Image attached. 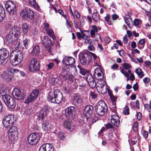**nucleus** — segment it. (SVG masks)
<instances>
[{"mask_svg":"<svg viewBox=\"0 0 151 151\" xmlns=\"http://www.w3.org/2000/svg\"><path fill=\"white\" fill-rule=\"evenodd\" d=\"M89 71L88 70H86L83 68H80V73L83 75H85L87 73H88Z\"/></svg>","mask_w":151,"mask_h":151,"instance_id":"37","label":"nucleus"},{"mask_svg":"<svg viewBox=\"0 0 151 151\" xmlns=\"http://www.w3.org/2000/svg\"><path fill=\"white\" fill-rule=\"evenodd\" d=\"M12 95L14 98L17 100L24 99L25 96V93L22 89L15 88L12 93Z\"/></svg>","mask_w":151,"mask_h":151,"instance_id":"9","label":"nucleus"},{"mask_svg":"<svg viewBox=\"0 0 151 151\" xmlns=\"http://www.w3.org/2000/svg\"><path fill=\"white\" fill-rule=\"evenodd\" d=\"M63 126L67 129H70L71 127H74L71 122L68 121H65L63 122Z\"/></svg>","mask_w":151,"mask_h":151,"instance_id":"30","label":"nucleus"},{"mask_svg":"<svg viewBox=\"0 0 151 151\" xmlns=\"http://www.w3.org/2000/svg\"><path fill=\"white\" fill-rule=\"evenodd\" d=\"M48 99L52 103L59 104L61 102L63 96L59 90L56 89L54 91H51L49 93Z\"/></svg>","mask_w":151,"mask_h":151,"instance_id":"2","label":"nucleus"},{"mask_svg":"<svg viewBox=\"0 0 151 151\" xmlns=\"http://www.w3.org/2000/svg\"><path fill=\"white\" fill-rule=\"evenodd\" d=\"M111 122L112 124L116 127H118L120 123L119 117L116 115H113L111 116Z\"/></svg>","mask_w":151,"mask_h":151,"instance_id":"23","label":"nucleus"},{"mask_svg":"<svg viewBox=\"0 0 151 151\" xmlns=\"http://www.w3.org/2000/svg\"><path fill=\"white\" fill-rule=\"evenodd\" d=\"M19 28L17 26L12 28L10 33L6 37V42L9 45H12L19 36L20 32Z\"/></svg>","mask_w":151,"mask_h":151,"instance_id":"1","label":"nucleus"},{"mask_svg":"<svg viewBox=\"0 0 151 151\" xmlns=\"http://www.w3.org/2000/svg\"><path fill=\"white\" fill-rule=\"evenodd\" d=\"M30 4L35 8H37L39 7V6L36 3L35 0H29Z\"/></svg>","mask_w":151,"mask_h":151,"instance_id":"36","label":"nucleus"},{"mask_svg":"<svg viewBox=\"0 0 151 151\" xmlns=\"http://www.w3.org/2000/svg\"><path fill=\"white\" fill-rule=\"evenodd\" d=\"M39 151H54V148L51 144L46 143L40 147Z\"/></svg>","mask_w":151,"mask_h":151,"instance_id":"18","label":"nucleus"},{"mask_svg":"<svg viewBox=\"0 0 151 151\" xmlns=\"http://www.w3.org/2000/svg\"><path fill=\"white\" fill-rule=\"evenodd\" d=\"M123 67L126 69H128L132 68L131 65L130 64L127 63H124L123 65Z\"/></svg>","mask_w":151,"mask_h":151,"instance_id":"48","label":"nucleus"},{"mask_svg":"<svg viewBox=\"0 0 151 151\" xmlns=\"http://www.w3.org/2000/svg\"><path fill=\"white\" fill-rule=\"evenodd\" d=\"M120 69H121V72L123 74L124 76H125L126 75H127L128 74H130L131 72V70L130 69H128L127 72H126L125 70L123 69L122 67H120Z\"/></svg>","mask_w":151,"mask_h":151,"instance_id":"42","label":"nucleus"},{"mask_svg":"<svg viewBox=\"0 0 151 151\" xmlns=\"http://www.w3.org/2000/svg\"><path fill=\"white\" fill-rule=\"evenodd\" d=\"M39 52L40 48L39 46L38 45H35L32 50V53L37 55L38 54Z\"/></svg>","mask_w":151,"mask_h":151,"instance_id":"33","label":"nucleus"},{"mask_svg":"<svg viewBox=\"0 0 151 151\" xmlns=\"http://www.w3.org/2000/svg\"><path fill=\"white\" fill-rule=\"evenodd\" d=\"M110 16L109 15H107L105 17V19L106 21L109 25L112 24L110 20Z\"/></svg>","mask_w":151,"mask_h":151,"instance_id":"43","label":"nucleus"},{"mask_svg":"<svg viewBox=\"0 0 151 151\" xmlns=\"http://www.w3.org/2000/svg\"><path fill=\"white\" fill-rule=\"evenodd\" d=\"M106 128L108 129L113 128V126L110 123H108L104 125Z\"/></svg>","mask_w":151,"mask_h":151,"instance_id":"53","label":"nucleus"},{"mask_svg":"<svg viewBox=\"0 0 151 151\" xmlns=\"http://www.w3.org/2000/svg\"><path fill=\"white\" fill-rule=\"evenodd\" d=\"M129 109L128 106H126L124 109L123 111V113L125 115L129 114Z\"/></svg>","mask_w":151,"mask_h":151,"instance_id":"46","label":"nucleus"},{"mask_svg":"<svg viewBox=\"0 0 151 151\" xmlns=\"http://www.w3.org/2000/svg\"><path fill=\"white\" fill-rule=\"evenodd\" d=\"M86 79L87 82L88 83L94 80L93 77L90 74H88L86 75Z\"/></svg>","mask_w":151,"mask_h":151,"instance_id":"34","label":"nucleus"},{"mask_svg":"<svg viewBox=\"0 0 151 151\" xmlns=\"http://www.w3.org/2000/svg\"><path fill=\"white\" fill-rule=\"evenodd\" d=\"M44 28L45 31H46L47 30L50 28L49 27V24L47 23H45L44 24Z\"/></svg>","mask_w":151,"mask_h":151,"instance_id":"56","label":"nucleus"},{"mask_svg":"<svg viewBox=\"0 0 151 151\" xmlns=\"http://www.w3.org/2000/svg\"><path fill=\"white\" fill-rule=\"evenodd\" d=\"M74 17L75 16L76 18L78 19L80 17V15L79 12L76 11H75L74 12V16H73Z\"/></svg>","mask_w":151,"mask_h":151,"instance_id":"51","label":"nucleus"},{"mask_svg":"<svg viewBox=\"0 0 151 151\" xmlns=\"http://www.w3.org/2000/svg\"><path fill=\"white\" fill-rule=\"evenodd\" d=\"M62 61L64 64L69 65L73 64L75 62L74 58L68 56H65Z\"/></svg>","mask_w":151,"mask_h":151,"instance_id":"19","label":"nucleus"},{"mask_svg":"<svg viewBox=\"0 0 151 151\" xmlns=\"http://www.w3.org/2000/svg\"><path fill=\"white\" fill-rule=\"evenodd\" d=\"M2 99L7 106L11 109H14L16 106L15 100L9 95L3 94Z\"/></svg>","mask_w":151,"mask_h":151,"instance_id":"5","label":"nucleus"},{"mask_svg":"<svg viewBox=\"0 0 151 151\" xmlns=\"http://www.w3.org/2000/svg\"><path fill=\"white\" fill-rule=\"evenodd\" d=\"M112 19L113 20H116L117 19L119 18L118 15L116 14H114L111 16Z\"/></svg>","mask_w":151,"mask_h":151,"instance_id":"63","label":"nucleus"},{"mask_svg":"<svg viewBox=\"0 0 151 151\" xmlns=\"http://www.w3.org/2000/svg\"><path fill=\"white\" fill-rule=\"evenodd\" d=\"M13 55L10 57L11 63L13 65H16L23 60V56L21 51L17 50L13 52Z\"/></svg>","mask_w":151,"mask_h":151,"instance_id":"3","label":"nucleus"},{"mask_svg":"<svg viewBox=\"0 0 151 151\" xmlns=\"http://www.w3.org/2000/svg\"><path fill=\"white\" fill-rule=\"evenodd\" d=\"M40 138L39 134L37 132L32 133L28 137V141L29 144L34 145L37 144Z\"/></svg>","mask_w":151,"mask_h":151,"instance_id":"8","label":"nucleus"},{"mask_svg":"<svg viewBox=\"0 0 151 151\" xmlns=\"http://www.w3.org/2000/svg\"><path fill=\"white\" fill-rule=\"evenodd\" d=\"M88 49L89 50L92 51H94L95 50V47L92 45H90L88 46Z\"/></svg>","mask_w":151,"mask_h":151,"instance_id":"62","label":"nucleus"},{"mask_svg":"<svg viewBox=\"0 0 151 151\" xmlns=\"http://www.w3.org/2000/svg\"><path fill=\"white\" fill-rule=\"evenodd\" d=\"M73 102L76 104H81L83 100L81 97L75 94L73 96Z\"/></svg>","mask_w":151,"mask_h":151,"instance_id":"25","label":"nucleus"},{"mask_svg":"<svg viewBox=\"0 0 151 151\" xmlns=\"http://www.w3.org/2000/svg\"><path fill=\"white\" fill-rule=\"evenodd\" d=\"M28 10V15L27 18L32 19L34 18V14L33 12L31 11L30 9H29Z\"/></svg>","mask_w":151,"mask_h":151,"instance_id":"39","label":"nucleus"},{"mask_svg":"<svg viewBox=\"0 0 151 151\" xmlns=\"http://www.w3.org/2000/svg\"><path fill=\"white\" fill-rule=\"evenodd\" d=\"M18 132L17 129L16 127H13L9 130L8 135L10 140L14 143L16 139L17 138Z\"/></svg>","mask_w":151,"mask_h":151,"instance_id":"7","label":"nucleus"},{"mask_svg":"<svg viewBox=\"0 0 151 151\" xmlns=\"http://www.w3.org/2000/svg\"><path fill=\"white\" fill-rule=\"evenodd\" d=\"M55 78L51 77L49 79V82L51 84H55Z\"/></svg>","mask_w":151,"mask_h":151,"instance_id":"50","label":"nucleus"},{"mask_svg":"<svg viewBox=\"0 0 151 151\" xmlns=\"http://www.w3.org/2000/svg\"><path fill=\"white\" fill-rule=\"evenodd\" d=\"M5 16V11L3 6L0 5V22L3 19Z\"/></svg>","mask_w":151,"mask_h":151,"instance_id":"29","label":"nucleus"},{"mask_svg":"<svg viewBox=\"0 0 151 151\" xmlns=\"http://www.w3.org/2000/svg\"><path fill=\"white\" fill-rule=\"evenodd\" d=\"M135 72L140 78H142L144 76V72L139 68L136 69Z\"/></svg>","mask_w":151,"mask_h":151,"instance_id":"31","label":"nucleus"},{"mask_svg":"<svg viewBox=\"0 0 151 151\" xmlns=\"http://www.w3.org/2000/svg\"><path fill=\"white\" fill-rule=\"evenodd\" d=\"M8 71L12 74H14L18 72L19 70L16 68H9L8 69Z\"/></svg>","mask_w":151,"mask_h":151,"instance_id":"38","label":"nucleus"},{"mask_svg":"<svg viewBox=\"0 0 151 151\" xmlns=\"http://www.w3.org/2000/svg\"><path fill=\"white\" fill-rule=\"evenodd\" d=\"M90 94L93 99H95L97 96V95L92 91H90Z\"/></svg>","mask_w":151,"mask_h":151,"instance_id":"55","label":"nucleus"},{"mask_svg":"<svg viewBox=\"0 0 151 151\" xmlns=\"http://www.w3.org/2000/svg\"><path fill=\"white\" fill-rule=\"evenodd\" d=\"M58 136L59 139L61 140H63L65 138L63 133L61 132H58Z\"/></svg>","mask_w":151,"mask_h":151,"instance_id":"45","label":"nucleus"},{"mask_svg":"<svg viewBox=\"0 0 151 151\" xmlns=\"http://www.w3.org/2000/svg\"><path fill=\"white\" fill-rule=\"evenodd\" d=\"M2 77L7 81H9L12 79V76L7 72H4L1 75Z\"/></svg>","mask_w":151,"mask_h":151,"instance_id":"26","label":"nucleus"},{"mask_svg":"<svg viewBox=\"0 0 151 151\" xmlns=\"http://www.w3.org/2000/svg\"><path fill=\"white\" fill-rule=\"evenodd\" d=\"M54 65V64L52 63H50L47 65L48 67L47 69H50L52 68Z\"/></svg>","mask_w":151,"mask_h":151,"instance_id":"64","label":"nucleus"},{"mask_svg":"<svg viewBox=\"0 0 151 151\" xmlns=\"http://www.w3.org/2000/svg\"><path fill=\"white\" fill-rule=\"evenodd\" d=\"M92 18L94 20L97 21H99V16L97 13H94L93 14Z\"/></svg>","mask_w":151,"mask_h":151,"instance_id":"40","label":"nucleus"},{"mask_svg":"<svg viewBox=\"0 0 151 151\" xmlns=\"http://www.w3.org/2000/svg\"><path fill=\"white\" fill-rule=\"evenodd\" d=\"M51 125L48 122H45L43 123L42 124V128L43 130L47 131L50 129Z\"/></svg>","mask_w":151,"mask_h":151,"instance_id":"28","label":"nucleus"},{"mask_svg":"<svg viewBox=\"0 0 151 151\" xmlns=\"http://www.w3.org/2000/svg\"><path fill=\"white\" fill-rule=\"evenodd\" d=\"M93 110V107L91 105H87L84 109V114L86 116L88 117L92 114Z\"/></svg>","mask_w":151,"mask_h":151,"instance_id":"21","label":"nucleus"},{"mask_svg":"<svg viewBox=\"0 0 151 151\" xmlns=\"http://www.w3.org/2000/svg\"><path fill=\"white\" fill-rule=\"evenodd\" d=\"M28 40L27 39H25L23 41L24 45L26 49L28 47Z\"/></svg>","mask_w":151,"mask_h":151,"instance_id":"54","label":"nucleus"},{"mask_svg":"<svg viewBox=\"0 0 151 151\" xmlns=\"http://www.w3.org/2000/svg\"><path fill=\"white\" fill-rule=\"evenodd\" d=\"M92 56L89 52H84L79 56V59L81 63L83 65L88 64L91 61Z\"/></svg>","mask_w":151,"mask_h":151,"instance_id":"6","label":"nucleus"},{"mask_svg":"<svg viewBox=\"0 0 151 151\" xmlns=\"http://www.w3.org/2000/svg\"><path fill=\"white\" fill-rule=\"evenodd\" d=\"M124 21L126 23L128 26H129L131 21H132V20L129 18V17L128 15H126L125 16Z\"/></svg>","mask_w":151,"mask_h":151,"instance_id":"35","label":"nucleus"},{"mask_svg":"<svg viewBox=\"0 0 151 151\" xmlns=\"http://www.w3.org/2000/svg\"><path fill=\"white\" fill-rule=\"evenodd\" d=\"M29 26L26 23H23L22 24V31L24 34H27L29 29Z\"/></svg>","mask_w":151,"mask_h":151,"instance_id":"24","label":"nucleus"},{"mask_svg":"<svg viewBox=\"0 0 151 151\" xmlns=\"http://www.w3.org/2000/svg\"><path fill=\"white\" fill-rule=\"evenodd\" d=\"M107 106L103 101H99L96 105L95 109L96 113L99 116H103L107 110Z\"/></svg>","mask_w":151,"mask_h":151,"instance_id":"4","label":"nucleus"},{"mask_svg":"<svg viewBox=\"0 0 151 151\" xmlns=\"http://www.w3.org/2000/svg\"><path fill=\"white\" fill-rule=\"evenodd\" d=\"M88 83L89 86L91 88H93L96 86V83L94 80Z\"/></svg>","mask_w":151,"mask_h":151,"instance_id":"47","label":"nucleus"},{"mask_svg":"<svg viewBox=\"0 0 151 151\" xmlns=\"http://www.w3.org/2000/svg\"><path fill=\"white\" fill-rule=\"evenodd\" d=\"M5 7L6 10L10 14H13L15 12L16 5L13 2L11 1H8L6 3Z\"/></svg>","mask_w":151,"mask_h":151,"instance_id":"14","label":"nucleus"},{"mask_svg":"<svg viewBox=\"0 0 151 151\" xmlns=\"http://www.w3.org/2000/svg\"><path fill=\"white\" fill-rule=\"evenodd\" d=\"M46 32L48 35L52 37V39L54 40L55 39V36L54 35L53 31L51 28H50L47 30Z\"/></svg>","mask_w":151,"mask_h":151,"instance_id":"32","label":"nucleus"},{"mask_svg":"<svg viewBox=\"0 0 151 151\" xmlns=\"http://www.w3.org/2000/svg\"><path fill=\"white\" fill-rule=\"evenodd\" d=\"M111 67L113 69H116L119 67V65L117 64L114 63L111 66Z\"/></svg>","mask_w":151,"mask_h":151,"instance_id":"61","label":"nucleus"},{"mask_svg":"<svg viewBox=\"0 0 151 151\" xmlns=\"http://www.w3.org/2000/svg\"><path fill=\"white\" fill-rule=\"evenodd\" d=\"M39 93V91L37 89L33 90L28 96L25 103L28 104L34 101L37 97Z\"/></svg>","mask_w":151,"mask_h":151,"instance_id":"12","label":"nucleus"},{"mask_svg":"<svg viewBox=\"0 0 151 151\" xmlns=\"http://www.w3.org/2000/svg\"><path fill=\"white\" fill-rule=\"evenodd\" d=\"M110 98L113 103H114V102H115L117 99V98L113 94H111Z\"/></svg>","mask_w":151,"mask_h":151,"instance_id":"52","label":"nucleus"},{"mask_svg":"<svg viewBox=\"0 0 151 151\" xmlns=\"http://www.w3.org/2000/svg\"><path fill=\"white\" fill-rule=\"evenodd\" d=\"M113 138V134L111 132L109 133L108 135V140H112Z\"/></svg>","mask_w":151,"mask_h":151,"instance_id":"60","label":"nucleus"},{"mask_svg":"<svg viewBox=\"0 0 151 151\" xmlns=\"http://www.w3.org/2000/svg\"><path fill=\"white\" fill-rule=\"evenodd\" d=\"M40 63L37 59L33 58L31 60L29 64V67L31 72H35L40 69Z\"/></svg>","mask_w":151,"mask_h":151,"instance_id":"10","label":"nucleus"},{"mask_svg":"<svg viewBox=\"0 0 151 151\" xmlns=\"http://www.w3.org/2000/svg\"><path fill=\"white\" fill-rule=\"evenodd\" d=\"M123 41L125 44H126L127 43L128 39H127V36L126 35L123 38Z\"/></svg>","mask_w":151,"mask_h":151,"instance_id":"58","label":"nucleus"},{"mask_svg":"<svg viewBox=\"0 0 151 151\" xmlns=\"http://www.w3.org/2000/svg\"><path fill=\"white\" fill-rule=\"evenodd\" d=\"M9 55V52L6 48L0 50V65L3 64Z\"/></svg>","mask_w":151,"mask_h":151,"instance_id":"15","label":"nucleus"},{"mask_svg":"<svg viewBox=\"0 0 151 151\" xmlns=\"http://www.w3.org/2000/svg\"><path fill=\"white\" fill-rule=\"evenodd\" d=\"M49 111V109L48 107L47 106H45L43 109L40 112L39 115V119H41L42 120H43V119L46 116V114Z\"/></svg>","mask_w":151,"mask_h":151,"instance_id":"22","label":"nucleus"},{"mask_svg":"<svg viewBox=\"0 0 151 151\" xmlns=\"http://www.w3.org/2000/svg\"><path fill=\"white\" fill-rule=\"evenodd\" d=\"M76 113V110L74 107L70 106L67 108L65 110V114L66 116L70 117L73 114Z\"/></svg>","mask_w":151,"mask_h":151,"instance_id":"20","label":"nucleus"},{"mask_svg":"<svg viewBox=\"0 0 151 151\" xmlns=\"http://www.w3.org/2000/svg\"><path fill=\"white\" fill-rule=\"evenodd\" d=\"M14 122V117L13 116L9 115L4 118L2 121V123L4 127L8 128L13 125Z\"/></svg>","mask_w":151,"mask_h":151,"instance_id":"11","label":"nucleus"},{"mask_svg":"<svg viewBox=\"0 0 151 151\" xmlns=\"http://www.w3.org/2000/svg\"><path fill=\"white\" fill-rule=\"evenodd\" d=\"M51 44V42L49 38L47 36L45 37L42 40V44L49 53H50L51 51L50 47Z\"/></svg>","mask_w":151,"mask_h":151,"instance_id":"16","label":"nucleus"},{"mask_svg":"<svg viewBox=\"0 0 151 151\" xmlns=\"http://www.w3.org/2000/svg\"><path fill=\"white\" fill-rule=\"evenodd\" d=\"M61 82V78L60 77L58 76L57 77L55 78V84H59Z\"/></svg>","mask_w":151,"mask_h":151,"instance_id":"49","label":"nucleus"},{"mask_svg":"<svg viewBox=\"0 0 151 151\" xmlns=\"http://www.w3.org/2000/svg\"><path fill=\"white\" fill-rule=\"evenodd\" d=\"M142 135L143 137L145 139H146L148 136V132L147 131H144L142 133Z\"/></svg>","mask_w":151,"mask_h":151,"instance_id":"57","label":"nucleus"},{"mask_svg":"<svg viewBox=\"0 0 151 151\" xmlns=\"http://www.w3.org/2000/svg\"><path fill=\"white\" fill-rule=\"evenodd\" d=\"M81 35L82 37V39L85 40L88 42L90 40L89 37L86 35L83 32H81Z\"/></svg>","mask_w":151,"mask_h":151,"instance_id":"41","label":"nucleus"},{"mask_svg":"<svg viewBox=\"0 0 151 151\" xmlns=\"http://www.w3.org/2000/svg\"><path fill=\"white\" fill-rule=\"evenodd\" d=\"M104 41L106 43H108L110 41V39L109 37L107 36L105 37Z\"/></svg>","mask_w":151,"mask_h":151,"instance_id":"59","label":"nucleus"},{"mask_svg":"<svg viewBox=\"0 0 151 151\" xmlns=\"http://www.w3.org/2000/svg\"><path fill=\"white\" fill-rule=\"evenodd\" d=\"M96 84L97 90L99 93L104 94L106 93L107 88L104 82L99 81Z\"/></svg>","mask_w":151,"mask_h":151,"instance_id":"13","label":"nucleus"},{"mask_svg":"<svg viewBox=\"0 0 151 151\" xmlns=\"http://www.w3.org/2000/svg\"><path fill=\"white\" fill-rule=\"evenodd\" d=\"M141 22V20L138 19H135L133 21L134 25L136 26H138Z\"/></svg>","mask_w":151,"mask_h":151,"instance_id":"44","label":"nucleus"},{"mask_svg":"<svg viewBox=\"0 0 151 151\" xmlns=\"http://www.w3.org/2000/svg\"><path fill=\"white\" fill-rule=\"evenodd\" d=\"M29 9L27 8L23 9V10L22 11L20 14L21 17L25 19H27V16L28 15V10H29Z\"/></svg>","mask_w":151,"mask_h":151,"instance_id":"27","label":"nucleus"},{"mask_svg":"<svg viewBox=\"0 0 151 151\" xmlns=\"http://www.w3.org/2000/svg\"><path fill=\"white\" fill-rule=\"evenodd\" d=\"M104 73L99 68H97L94 70V76L96 79L98 80H102L104 78Z\"/></svg>","mask_w":151,"mask_h":151,"instance_id":"17","label":"nucleus"}]
</instances>
